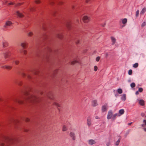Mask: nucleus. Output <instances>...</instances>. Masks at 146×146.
I'll return each mask as SVG.
<instances>
[{"label":"nucleus","instance_id":"nucleus-1","mask_svg":"<svg viewBox=\"0 0 146 146\" xmlns=\"http://www.w3.org/2000/svg\"><path fill=\"white\" fill-rule=\"evenodd\" d=\"M12 24V23L11 21H8L5 23L4 27L5 28H8L9 27L11 26Z\"/></svg>","mask_w":146,"mask_h":146},{"label":"nucleus","instance_id":"nucleus-2","mask_svg":"<svg viewBox=\"0 0 146 146\" xmlns=\"http://www.w3.org/2000/svg\"><path fill=\"white\" fill-rule=\"evenodd\" d=\"M11 53L10 51H7L4 54V56L5 58H9L10 56Z\"/></svg>","mask_w":146,"mask_h":146},{"label":"nucleus","instance_id":"nucleus-3","mask_svg":"<svg viewBox=\"0 0 146 146\" xmlns=\"http://www.w3.org/2000/svg\"><path fill=\"white\" fill-rule=\"evenodd\" d=\"M107 108L108 106L107 104L102 106V112H104L106 111L107 110Z\"/></svg>","mask_w":146,"mask_h":146},{"label":"nucleus","instance_id":"nucleus-4","mask_svg":"<svg viewBox=\"0 0 146 146\" xmlns=\"http://www.w3.org/2000/svg\"><path fill=\"white\" fill-rule=\"evenodd\" d=\"M113 113L110 110L108 111V116L107 118L109 119H111V118H112Z\"/></svg>","mask_w":146,"mask_h":146},{"label":"nucleus","instance_id":"nucleus-5","mask_svg":"<svg viewBox=\"0 0 146 146\" xmlns=\"http://www.w3.org/2000/svg\"><path fill=\"white\" fill-rule=\"evenodd\" d=\"M83 20L85 23H87L89 21L90 19L87 16H84L83 17Z\"/></svg>","mask_w":146,"mask_h":146},{"label":"nucleus","instance_id":"nucleus-6","mask_svg":"<svg viewBox=\"0 0 146 146\" xmlns=\"http://www.w3.org/2000/svg\"><path fill=\"white\" fill-rule=\"evenodd\" d=\"M127 21V20L126 18L123 19L122 20V23L123 24V25L122 26V27H123L125 26Z\"/></svg>","mask_w":146,"mask_h":146},{"label":"nucleus","instance_id":"nucleus-7","mask_svg":"<svg viewBox=\"0 0 146 146\" xmlns=\"http://www.w3.org/2000/svg\"><path fill=\"white\" fill-rule=\"evenodd\" d=\"M138 101L140 105L142 106H143L144 105L145 102L143 100L138 99Z\"/></svg>","mask_w":146,"mask_h":146},{"label":"nucleus","instance_id":"nucleus-8","mask_svg":"<svg viewBox=\"0 0 146 146\" xmlns=\"http://www.w3.org/2000/svg\"><path fill=\"white\" fill-rule=\"evenodd\" d=\"M111 38L112 42V44L113 45L116 42V39L113 36L111 37Z\"/></svg>","mask_w":146,"mask_h":146},{"label":"nucleus","instance_id":"nucleus-9","mask_svg":"<svg viewBox=\"0 0 146 146\" xmlns=\"http://www.w3.org/2000/svg\"><path fill=\"white\" fill-rule=\"evenodd\" d=\"M70 135L71 137L72 138L73 140H75V134L74 132H70Z\"/></svg>","mask_w":146,"mask_h":146},{"label":"nucleus","instance_id":"nucleus-10","mask_svg":"<svg viewBox=\"0 0 146 146\" xmlns=\"http://www.w3.org/2000/svg\"><path fill=\"white\" fill-rule=\"evenodd\" d=\"M91 118L90 117H88L87 120V123L88 126H90L91 124Z\"/></svg>","mask_w":146,"mask_h":146},{"label":"nucleus","instance_id":"nucleus-11","mask_svg":"<svg viewBox=\"0 0 146 146\" xmlns=\"http://www.w3.org/2000/svg\"><path fill=\"white\" fill-rule=\"evenodd\" d=\"M89 143L90 145H92L96 143L95 141L93 139L90 140L89 141Z\"/></svg>","mask_w":146,"mask_h":146},{"label":"nucleus","instance_id":"nucleus-12","mask_svg":"<svg viewBox=\"0 0 146 146\" xmlns=\"http://www.w3.org/2000/svg\"><path fill=\"white\" fill-rule=\"evenodd\" d=\"M92 105L93 106H96L98 105L97 101L94 100L92 101Z\"/></svg>","mask_w":146,"mask_h":146},{"label":"nucleus","instance_id":"nucleus-13","mask_svg":"<svg viewBox=\"0 0 146 146\" xmlns=\"http://www.w3.org/2000/svg\"><path fill=\"white\" fill-rule=\"evenodd\" d=\"M16 14L19 17H23V14H22L21 13H20L19 12V11H17L16 13Z\"/></svg>","mask_w":146,"mask_h":146},{"label":"nucleus","instance_id":"nucleus-14","mask_svg":"<svg viewBox=\"0 0 146 146\" xmlns=\"http://www.w3.org/2000/svg\"><path fill=\"white\" fill-rule=\"evenodd\" d=\"M121 99L123 101H125L126 99V96L125 94H123L121 97Z\"/></svg>","mask_w":146,"mask_h":146},{"label":"nucleus","instance_id":"nucleus-15","mask_svg":"<svg viewBox=\"0 0 146 146\" xmlns=\"http://www.w3.org/2000/svg\"><path fill=\"white\" fill-rule=\"evenodd\" d=\"M120 116V115H119V114L118 113L115 114L113 115H112V118L114 119L117 116Z\"/></svg>","mask_w":146,"mask_h":146},{"label":"nucleus","instance_id":"nucleus-16","mask_svg":"<svg viewBox=\"0 0 146 146\" xmlns=\"http://www.w3.org/2000/svg\"><path fill=\"white\" fill-rule=\"evenodd\" d=\"M146 11V8L144 7L143 8L140 12V14H143Z\"/></svg>","mask_w":146,"mask_h":146},{"label":"nucleus","instance_id":"nucleus-17","mask_svg":"<svg viewBox=\"0 0 146 146\" xmlns=\"http://www.w3.org/2000/svg\"><path fill=\"white\" fill-rule=\"evenodd\" d=\"M4 68L8 70H10L12 68V67L9 66H5L4 67Z\"/></svg>","mask_w":146,"mask_h":146},{"label":"nucleus","instance_id":"nucleus-18","mask_svg":"<svg viewBox=\"0 0 146 146\" xmlns=\"http://www.w3.org/2000/svg\"><path fill=\"white\" fill-rule=\"evenodd\" d=\"M8 45V43L7 42L5 41L3 43V46L4 47H5L7 46Z\"/></svg>","mask_w":146,"mask_h":146},{"label":"nucleus","instance_id":"nucleus-19","mask_svg":"<svg viewBox=\"0 0 146 146\" xmlns=\"http://www.w3.org/2000/svg\"><path fill=\"white\" fill-rule=\"evenodd\" d=\"M27 45V44L25 42L21 44V45L24 48H25L26 46Z\"/></svg>","mask_w":146,"mask_h":146},{"label":"nucleus","instance_id":"nucleus-20","mask_svg":"<svg viewBox=\"0 0 146 146\" xmlns=\"http://www.w3.org/2000/svg\"><path fill=\"white\" fill-rule=\"evenodd\" d=\"M117 92L119 94H121L122 93V90L121 88H119L117 90Z\"/></svg>","mask_w":146,"mask_h":146},{"label":"nucleus","instance_id":"nucleus-21","mask_svg":"<svg viewBox=\"0 0 146 146\" xmlns=\"http://www.w3.org/2000/svg\"><path fill=\"white\" fill-rule=\"evenodd\" d=\"M124 113V111L123 109H121L119 111V113L120 114V115H122Z\"/></svg>","mask_w":146,"mask_h":146},{"label":"nucleus","instance_id":"nucleus-22","mask_svg":"<svg viewBox=\"0 0 146 146\" xmlns=\"http://www.w3.org/2000/svg\"><path fill=\"white\" fill-rule=\"evenodd\" d=\"M143 124H142L141 126L142 127H144L145 125H146V120H144L143 121Z\"/></svg>","mask_w":146,"mask_h":146},{"label":"nucleus","instance_id":"nucleus-23","mask_svg":"<svg viewBox=\"0 0 146 146\" xmlns=\"http://www.w3.org/2000/svg\"><path fill=\"white\" fill-rule=\"evenodd\" d=\"M36 99L37 98L36 97L34 96H32V98L31 100H32L34 102L35 101V100H36Z\"/></svg>","mask_w":146,"mask_h":146},{"label":"nucleus","instance_id":"nucleus-24","mask_svg":"<svg viewBox=\"0 0 146 146\" xmlns=\"http://www.w3.org/2000/svg\"><path fill=\"white\" fill-rule=\"evenodd\" d=\"M141 115L142 117H146V112L142 113L141 114Z\"/></svg>","mask_w":146,"mask_h":146},{"label":"nucleus","instance_id":"nucleus-25","mask_svg":"<svg viewBox=\"0 0 146 146\" xmlns=\"http://www.w3.org/2000/svg\"><path fill=\"white\" fill-rule=\"evenodd\" d=\"M67 130V127L65 125H64L62 128V131H65Z\"/></svg>","mask_w":146,"mask_h":146},{"label":"nucleus","instance_id":"nucleus-26","mask_svg":"<svg viewBox=\"0 0 146 146\" xmlns=\"http://www.w3.org/2000/svg\"><path fill=\"white\" fill-rule=\"evenodd\" d=\"M78 61L76 60H74L71 62V64H75L78 63Z\"/></svg>","mask_w":146,"mask_h":146},{"label":"nucleus","instance_id":"nucleus-27","mask_svg":"<svg viewBox=\"0 0 146 146\" xmlns=\"http://www.w3.org/2000/svg\"><path fill=\"white\" fill-rule=\"evenodd\" d=\"M130 86L131 87L133 88L135 86V85L134 83L133 82L131 84Z\"/></svg>","mask_w":146,"mask_h":146},{"label":"nucleus","instance_id":"nucleus-28","mask_svg":"<svg viewBox=\"0 0 146 146\" xmlns=\"http://www.w3.org/2000/svg\"><path fill=\"white\" fill-rule=\"evenodd\" d=\"M54 104L58 107V108L59 107H60V105L58 103H57V102H55V103H54ZM58 109H59V108H58Z\"/></svg>","mask_w":146,"mask_h":146},{"label":"nucleus","instance_id":"nucleus-29","mask_svg":"<svg viewBox=\"0 0 146 146\" xmlns=\"http://www.w3.org/2000/svg\"><path fill=\"white\" fill-rule=\"evenodd\" d=\"M138 64L137 63H136L133 65V67L134 68H137L138 66Z\"/></svg>","mask_w":146,"mask_h":146},{"label":"nucleus","instance_id":"nucleus-30","mask_svg":"<svg viewBox=\"0 0 146 146\" xmlns=\"http://www.w3.org/2000/svg\"><path fill=\"white\" fill-rule=\"evenodd\" d=\"M120 138H119L116 142L115 143L116 145H119L120 141Z\"/></svg>","mask_w":146,"mask_h":146},{"label":"nucleus","instance_id":"nucleus-31","mask_svg":"<svg viewBox=\"0 0 146 146\" xmlns=\"http://www.w3.org/2000/svg\"><path fill=\"white\" fill-rule=\"evenodd\" d=\"M132 70H129L128 72V74H129L131 75L132 74Z\"/></svg>","mask_w":146,"mask_h":146},{"label":"nucleus","instance_id":"nucleus-32","mask_svg":"<svg viewBox=\"0 0 146 146\" xmlns=\"http://www.w3.org/2000/svg\"><path fill=\"white\" fill-rule=\"evenodd\" d=\"M143 91V89L142 88H139L138 90V91L140 92H142Z\"/></svg>","mask_w":146,"mask_h":146},{"label":"nucleus","instance_id":"nucleus-33","mask_svg":"<svg viewBox=\"0 0 146 146\" xmlns=\"http://www.w3.org/2000/svg\"><path fill=\"white\" fill-rule=\"evenodd\" d=\"M139 10H138L137 11H136V17H137L139 15Z\"/></svg>","mask_w":146,"mask_h":146},{"label":"nucleus","instance_id":"nucleus-34","mask_svg":"<svg viewBox=\"0 0 146 146\" xmlns=\"http://www.w3.org/2000/svg\"><path fill=\"white\" fill-rule=\"evenodd\" d=\"M146 25V23L145 22H144L142 24V25H141V26L142 27H143L144 26H145Z\"/></svg>","mask_w":146,"mask_h":146},{"label":"nucleus","instance_id":"nucleus-35","mask_svg":"<svg viewBox=\"0 0 146 146\" xmlns=\"http://www.w3.org/2000/svg\"><path fill=\"white\" fill-rule=\"evenodd\" d=\"M98 69V67L97 66H94V70L96 71Z\"/></svg>","mask_w":146,"mask_h":146},{"label":"nucleus","instance_id":"nucleus-36","mask_svg":"<svg viewBox=\"0 0 146 146\" xmlns=\"http://www.w3.org/2000/svg\"><path fill=\"white\" fill-rule=\"evenodd\" d=\"M28 35L29 36H31L33 35V33L31 32H29L28 33Z\"/></svg>","mask_w":146,"mask_h":146},{"label":"nucleus","instance_id":"nucleus-37","mask_svg":"<svg viewBox=\"0 0 146 146\" xmlns=\"http://www.w3.org/2000/svg\"><path fill=\"white\" fill-rule=\"evenodd\" d=\"M100 59V57L99 56L97 57L96 58V60L98 62L99 61Z\"/></svg>","mask_w":146,"mask_h":146},{"label":"nucleus","instance_id":"nucleus-38","mask_svg":"<svg viewBox=\"0 0 146 146\" xmlns=\"http://www.w3.org/2000/svg\"><path fill=\"white\" fill-rule=\"evenodd\" d=\"M15 63L16 64H19V61L16 60L15 61Z\"/></svg>","mask_w":146,"mask_h":146},{"label":"nucleus","instance_id":"nucleus-39","mask_svg":"<svg viewBox=\"0 0 146 146\" xmlns=\"http://www.w3.org/2000/svg\"><path fill=\"white\" fill-rule=\"evenodd\" d=\"M40 1L39 0H38L36 1V3L38 4L40 3Z\"/></svg>","mask_w":146,"mask_h":146},{"label":"nucleus","instance_id":"nucleus-40","mask_svg":"<svg viewBox=\"0 0 146 146\" xmlns=\"http://www.w3.org/2000/svg\"><path fill=\"white\" fill-rule=\"evenodd\" d=\"M23 52V53L25 54H26L27 53V51L25 50H24Z\"/></svg>","mask_w":146,"mask_h":146},{"label":"nucleus","instance_id":"nucleus-41","mask_svg":"<svg viewBox=\"0 0 146 146\" xmlns=\"http://www.w3.org/2000/svg\"><path fill=\"white\" fill-rule=\"evenodd\" d=\"M6 4H8L9 5H13L14 4V3L13 2H11V3H6Z\"/></svg>","mask_w":146,"mask_h":146},{"label":"nucleus","instance_id":"nucleus-42","mask_svg":"<svg viewBox=\"0 0 146 146\" xmlns=\"http://www.w3.org/2000/svg\"><path fill=\"white\" fill-rule=\"evenodd\" d=\"M22 3H19L16 5V6H19L22 5Z\"/></svg>","mask_w":146,"mask_h":146},{"label":"nucleus","instance_id":"nucleus-43","mask_svg":"<svg viewBox=\"0 0 146 146\" xmlns=\"http://www.w3.org/2000/svg\"><path fill=\"white\" fill-rule=\"evenodd\" d=\"M110 142L107 143L106 144V145H107V146H109L110 145Z\"/></svg>","mask_w":146,"mask_h":146},{"label":"nucleus","instance_id":"nucleus-44","mask_svg":"<svg viewBox=\"0 0 146 146\" xmlns=\"http://www.w3.org/2000/svg\"><path fill=\"white\" fill-rule=\"evenodd\" d=\"M95 118L96 119H99L100 118L99 117H98V116H96L95 117Z\"/></svg>","mask_w":146,"mask_h":146},{"label":"nucleus","instance_id":"nucleus-45","mask_svg":"<svg viewBox=\"0 0 146 146\" xmlns=\"http://www.w3.org/2000/svg\"><path fill=\"white\" fill-rule=\"evenodd\" d=\"M90 0H86V3H88Z\"/></svg>","mask_w":146,"mask_h":146},{"label":"nucleus","instance_id":"nucleus-46","mask_svg":"<svg viewBox=\"0 0 146 146\" xmlns=\"http://www.w3.org/2000/svg\"><path fill=\"white\" fill-rule=\"evenodd\" d=\"M138 94H139L138 91H137L135 93V94L136 95H137Z\"/></svg>","mask_w":146,"mask_h":146},{"label":"nucleus","instance_id":"nucleus-47","mask_svg":"<svg viewBox=\"0 0 146 146\" xmlns=\"http://www.w3.org/2000/svg\"><path fill=\"white\" fill-rule=\"evenodd\" d=\"M30 9L31 11H33L34 10V9L33 8H31Z\"/></svg>","mask_w":146,"mask_h":146},{"label":"nucleus","instance_id":"nucleus-48","mask_svg":"<svg viewBox=\"0 0 146 146\" xmlns=\"http://www.w3.org/2000/svg\"><path fill=\"white\" fill-rule=\"evenodd\" d=\"M76 43L77 44H78L79 43V41H77Z\"/></svg>","mask_w":146,"mask_h":146},{"label":"nucleus","instance_id":"nucleus-49","mask_svg":"<svg viewBox=\"0 0 146 146\" xmlns=\"http://www.w3.org/2000/svg\"><path fill=\"white\" fill-rule=\"evenodd\" d=\"M132 123H129L128 124V125H130Z\"/></svg>","mask_w":146,"mask_h":146},{"label":"nucleus","instance_id":"nucleus-50","mask_svg":"<svg viewBox=\"0 0 146 146\" xmlns=\"http://www.w3.org/2000/svg\"><path fill=\"white\" fill-rule=\"evenodd\" d=\"M144 129L145 131H146V128H144Z\"/></svg>","mask_w":146,"mask_h":146},{"label":"nucleus","instance_id":"nucleus-51","mask_svg":"<svg viewBox=\"0 0 146 146\" xmlns=\"http://www.w3.org/2000/svg\"><path fill=\"white\" fill-rule=\"evenodd\" d=\"M115 96L116 97H117V95L115 94Z\"/></svg>","mask_w":146,"mask_h":146},{"label":"nucleus","instance_id":"nucleus-52","mask_svg":"<svg viewBox=\"0 0 146 146\" xmlns=\"http://www.w3.org/2000/svg\"><path fill=\"white\" fill-rule=\"evenodd\" d=\"M52 3H53V2H51V3L50 2V4H52Z\"/></svg>","mask_w":146,"mask_h":146},{"label":"nucleus","instance_id":"nucleus-53","mask_svg":"<svg viewBox=\"0 0 146 146\" xmlns=\"http://www.w3.org/2000/svg\"><path fill=\"white\" fill-rule=\"evenodd\" d=\"M0 145H1V146L2 145V144L1 143V144H0Z\"/></svg>","mask_w":146,"mask_h":146}]
</instances>
